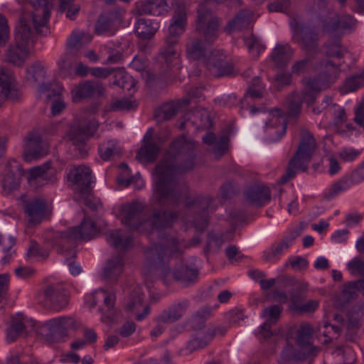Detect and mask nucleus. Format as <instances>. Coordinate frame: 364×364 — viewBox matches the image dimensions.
<instances>
[{
	"instance_id": "f257e3e1",
	"label": "nucleus",
	"mask_w": 364,
	"mask_h": 364,
	"mask_svg": "<svg viewBox=\"0 0 364 364\" xmlns=\"http://www.w3.org/2000/svg\"><path fill=\"white\" fill-rule=\"evenodd\" d=\"M196 156V144L184 135L174 139L155 168L159 180L154 185L153 200L161 204H176L181 198L177 176L192 170Z\"/></svg>"
},
{
	"instance_id": "f03ea898",
	"label": "nucleus",
	"mask_w": 364,
	"mask_h": 364,
	"mask_svg": "<svg viewBox=\"0 0 364 364\" xmlns=\"http://www.w3.org/2000/svg\"><path fill=\"white\" fill-rule=\"evenodd\" d=\"M179 254L178 240L171 236L162 238L158 244L153 245L145 251V257L150 270L160 269L164 282L168 284L171 276L173 279L185 284L193 282L198 275L195 267L181 265L171 272L166 264L171 257Z\"/></svg>"
},
{
	"instance_id": "7ed1b4c3",
	"label": "nucleus",
	"mask_w": 364,
	"mask_h": 364,
	"mask_svg": "<svg viewBox=\"0 0 364 364\" xmlns=\"http://www.w3.org/2000/svg\"><path fill=\"white\" fill-rule=\"evenodd\" d=\"M37 35L27 24L24 16L19 18L15 30L14 43L10 44L5 51L6 61L16 66L22 65L31 53Z\"/></svg>"
},
{
	"instance_id": "20e7f679",
	"label": "nucleus",
	"mask_w": 364,
	"mask_h": 364,
	"mask_svg": "<svg viewBox=\"0 0 364 364\" xmlns=\"http://www.w3.org/2000/svg\"><path fill=\"white\" fill-rule=\"evenodd\" d=\"M307 89L304 90L301 95L292 93L287 97L286 106L287 108V117L279 109L269 110V115L272 117L266 123L267 127H272L277 123L280 124L281 129L278 139H281L287 131L286 118H296L299 115L303 102L308 105H312L321 90H314L309 85V79L306 82Z\"/></svg>"
},
{
	"instance_id": "39448f33",
	"label": "nucleus",
	"mask_w": 364,
	"mask_h": 364,
	"mask_svg": "<svg viewBox=\"0 0 364 364\" xmlns=\"http://www.w3.org/2000/svg\"><path fill=\"white\" fill-rule=\"evenodd\" d=\"M316 149V143L312 134L306 129H301L297 150L289 161L286 172L281 178L282 183H285L293 178L296 169L306 171Z\"/></svg>"
},
{
	"instance_id": "423d86ee",
	"label": "nucleus",
	"mask_w": 364,
	"mask_h": 364,
	"mask_svg": "<svg viewBox=\"0 0 364 364\" xmlns=\"http://www.w3.org/2000/svg\"><path fill=\"white\" fill-rule=\"evenodd\" d=\"M97 232L95 223L89 218H84L78 226L69 228L67 230L58 233L60 241L59 245L65 248V257H75L77 252L75 249V243L80 240H90Z\"/></svg>"
},
{
	"instance_id": "0eeeda50",
	"label": "nucleus",
	"mask_w": 364,
	"mask_h": 364,
	"mask_svg": "<svg viewBox=\"0 0 364 364\" xmlns=\"http://www.w3.org/2000/svg\"><path fill=\"white\" fill-rule=\"evenodd\" d=\"M154 189L153 190L152 196L150 198L151 213L147 220H145V225L148 223L152 229L158 231L171 228L173 223L178 220L179 213L178 211L168 210L165 208L177 206L181 203L182 198L174 205L161 204L154 201ZM181 197H183L182 192Z\"/></svg>"
},
{
	"instance_id": "6e6552de",
	"label": "nucleus",
	"mask_w": 364,
	"mask_h": 364,
	"mask_svg": "<svg viewBox=\"0 0 364 364\" xmlns=\"http://www.w3.org/2000/svg\"><path fill=\"white\" fill-rule=\"evenodd\" d=\"M292 41L299 43L307 55L314 56L318 52V32L311 26H304L297 21L291 22Z\"/></svg>"
},
{
	"instance_id": "1a4fd4ad",
	"label": "nucleus",
	"mask_w": 364,
	"mask_h": 364,
	"mask_svg": "<svg viewBox=\"0 0 364 364\" xmlns=\"http://www.w3.org/2000/svg\"><path fill=\"white\" fill-rule=\"evenodd\" d=\"M213 203L212 198L204 196L186 198V207L194 213L193 223L196 230L203 231L208 225L209 213L216 208Z\"/></svg>"
},
{
	"instance_id": "9d476101",
	"label": "nucleus",
	"mask_w": 364,
	"mask_h": 364,
	"mask_svg": "<svg viewBox=\"0 0 364 364\" xmlns=\"http://www.w3.org/2000/svg\"><path fill=\"white\" fill-rule=\"evenodd\" d=\"M43 130L34 129L29 132L23 139L22 157L27 163L36 161L46 155Z\"/></svg>"
},
{
	"instance_id": "9b49d317",
	"label": "nucleus",
	"mask_w": 364,
	"mask_h": 364,
	"mask_svg": "<svg viewBox=\"0 0 364 364\" xmlns=\"http://www.w3.org/2000/svg\"><path fill=\"white\" fill-rule=\"evenodd\" d=\"M313 328L308 323H301L296 332V343L300 350H294L291 358L304 361L308 358L315 356L318 348L312 345Z\"/></svg>"
},
{
	"instance_id": "f8f14e48",
	"label": "nucleus",
	"mask_w": 364,
	"mask_h": 364,
	"mask_svg": "<svg viewBox=\"0 0 364 364\" xmlns=\"http://www.w3.org/2000/svg\"><path fill=\"white\" fill-rule=\"evenodd\" d=\"M341 63L329 59L320 62V72L317 77L309 79V85L314 90H324L336 82L341 74Z\"/></svg>"
},
{
	"instance_id": "ddd939ff",
	"label": "nucleus",
	"mask_w": 364,
	"mask_h": 364,
	"mask_svg": "<svg viewBox=\"0 0 364 364\" xmlns=\"http://www.w3.org/2000/svg\"><path fill=\"white\" fill-rule=\"evenodd\" d=\"M73 189L82 196L88 195L91 191L92 171L84 165L73 166L67 174Z\"/></svg>"
},
{
	"instance_id": "4468645a",
	"label": "nucleus",
	"mask_w": 364,
	"mask_h": 364,
	"mask_svg": "<svg viewBox=\"0 0 364 364\" xmlns=\"http://www.w3.org/2000/svg\"><path fill=\"white\" fill-rule=\"evenodd\" d=\"M69 304V296L63 284L47 285V313L58 314Z\"/></svg>"
},
{
	"instance_id": "2eb2a0df",
	"label": "nucleus",
	"mask_w": 364,
	"mask_h": 364,
	"mask_svg": "<svg viewBox=\"0 0 364 364\" xmlns=\"http://www.w3.org/2000/svg\"><path fill=\"white\" fill-rule=\"evenodd\" d=\"M357 23V20L350 14L334 15L323 24L322 31L331 35L339 33L344 35L353 32Z\"/></svg>"
},
{
	"instance_id": "dca6fc26",
	"label": "nucleus",
	"mask_w": 364,
	"mask_h": 364,
	"mask_svg": "<svg viewBox=\"0 0 364 364\" xmlns=\"http://www.w3.org/2000/svg\"><path fill=\"white\" fill-rule=\"evenodd\" d=\"M75 326L70 316H60L47 321V342L60 343L65 341L67 331Z\"/></svg>"
},
{
	"instance_id": "f3484780",
	"label": "nucleus",
	"mask_w": 364,
	"mask_h": 364,
	"mask_svg": "<svg viewBox=\"0 0 364 364\" xmlns=\"http://www.w3.org/2000/svg\"><path fill=\"white\" fill-rule=\"evenodd\" d=\"M143 206L139 202L125 205L121 210L122 223L131 230H144L145 220L141 218Z\"/></svg>"
},
{
	"instance_id": "a211bd4d",
	"label": "nucleus",
	"mask_w": 364,
	"mask_h": 364,
	"mask_svg": "<svg viewBox=\"0 0 364 364\" xmlns=\"http://www.w3.org/2000/svg\"><path fill=\"white\" fill-rule=\"evenodd\" d=\"M106 89L97 80H86L80 82L72 90L73 100L75 102H80L84 99H91L102 96Z\"/></svg>"
},
{
	"instance_id": "6ab92c4d",
	"label": "nucleus",
	"mask_w": 364,
	"mask_h": 364,
	"mask_svg": "<svg viewBox=\"0 0 364 364\" xmlns=\"http://www.w3.org/2000/svg\"><path fill=\"white\" fill-rule=\"evenodd\" d=\"M18 200L21 203L29 223L33 225L40 223L46 211L45 200L42 198H34L31 200L26 193L21 194Z\"/></svg>"
},
{
	"instance_id": "aec40b11",
	"label": "nucleus",
	"mask_w": 364,
	"mask_h": 364,
	"mask_svg": "<svg viewBox=\"0 0 364 364\" xmlns=\"http://www.w3.org/2000/svg\"><path fill=\"white\" fill-rule=\"evenodd\" d=\"M189 306L190 301L187 299L175 301L158 314L154 320L157 323H174L182 318Z\"/></svg>"
},
{
	"instance_id": "412c9836",
	"label": "nucleus",
	"mask_w": 364,
	"mask_h": 364,
	"mask_svg": "<svg viewBox=\"0 0 364 364\" xmlns=\"http://www.w3.org/2000/svg\"><path fill=\"white\" fill-rule=\"evenodd\" d=\"M144 298V294L142 288L139 286L135 287L131 291L124 305L127 311L136 314L137 321H142L150 312V306L143 305Z\"/></svg>"
},
{
	"instance_id": "4be33fe9",
	"label": "nucleus",
	"mask_w": 364,
	"mask_h": 364,
	"mask_svg": "<svg viewBox=\"0 0 364 364\" xmlns=\"http://www.w3.org/2000/svg\"><path fill=\"white\" fill-rule=\"evenodd\" d=\"M98 127L95 119H85L77 125L73 126L70 130V136L73 144L81 149L85 144L86 138L92 136Z\"/></svg>"
},
{
	"instance_id": "5701e85b",
	"label": "nucleus",
	"mask_w": 364,
	"mask_h": 364,
	"mask_svg": "<svg viewBox=\"0 0 364 364\" xmlns=\"http://www.w3.org/2000/svg\"><path fill=\"white\" fill-rule=\"evenodd\" d=\"M92 36L89 33L75 29L73 31L66 41V53L68 55L77 58L80 50L92 41Z\"/></svg>"
},
{
	"instance_id": "b1692460",
	"label": "nucleus",
	"mask_w": 364,
	"mask_h": 364,
	"mask_svg": "<svg viewBox=\"0 0 364 364\" xmlns=\"http://www.w3.org/2000/svg\"><path fill=\"white\" fill-rule=\"evenodd\" d=\"M144 141V145L139 150L136 157L146 163L154 162L158 157L161 146L154 139L152 129L146 132Z\"/></svg>"
},
{
	"instance_id": "393cba45",
	"label": "nucleus",
	"mask_w": 364,
	"mask_h": 364,
	"mask_svg": "<svg viewBox=\"0 0 364 364\" xmlns=\"http://www.w3.org/2000/svg\"><path fill=\"white\" fill-rule=\"evenodd\" d=\"M225 55L218 51L211 53L203 60L206 68L217 76L230 75L233 73V66L227 62Z\"/></svg>"
},
{
	"instance_id": "a878e982",
	"label": "nucleus",
	"mask_w": 364,
	"mask_h": 364,
	"mask_svg": "<svg viewBox=\"0 0 364 364\" xmlns=\"http://www.w3.org/2000/svg\"><path fill=\"white\" fill-rule=\"evenodd\" d=\"M30 4L35 10V12L31 15L24 13L21 15L20 18L24 16L26 23L29 26L28 21L31 18L35 28L34 33L41 34L46 26V1L44 0H31Z\"/></svg>"
},
{
	"instance_id": "bb28decb",
	"label": "nucleus",
	"mask_w": 364,
	"mask_h": 364,
	"mask_svg": "<svg viewBox=\"0 0 364 364\" xmlns=\"http://www.w3.org/2000/svg\"><path fill=\"white\" fill-rule=\"evenodd\" d=\"M247 201L255 206L262 207L271 200V191L265 185L254 184L245 191Z\"/></svg>"
},
{
	"instance_id": "cd10ccee",
	"label": "nucleus",
	"mask_w": 364,
	"mask_h": 364,
	"mask_svg": "<svg viewBox=\"0 0 364 364\" xmlns=\"http://www.w3.org/2000/svg\"><path fill=\"white\" fill-rule=\"evenodd\" d=\"M189 105V99L183 97L177 101H172L163 104L154 111V118L159 124L173 118L182 107Z\"/></svg>"
},
{
	"instance_id": "c85d7f7f",
	"label": "nucleus",
	"mask_w": 364,
	"mask_h": 364,
	"mask_svg": "<svg viewBox=\"0 0 364 364\" xmlns=\"http://www.w3.org/2000/svg\"><path fill=\"white\" fill-rule=\"evenodd\" d=\"M169 8L164 0H146L136 3L134 11L139 16H161L166 14Z\"/></svg>"
},
{
	"instance_id": "c756f323",
	"label": "nucleus",
	"mask_w": 364,
	"mask_h": 364,
	"mask_svg": "<svg viewBox=\"0 0 364 364\" xmlns=\"http://www.w3.org/2000/svg\"><path fill=\"white\" fill-rule=\"evenodd\" d=\"M102 293L104 296V306L100 310L102 314V321L104 323L114 322L118 317L119 311L114 307L115 294L104 289H100L96 294Z\"/></svg>"
},
{
	"instance_id": "7c9ffc66",
	"label": "nucleus",
	"mask_w": 364,
	"mask_h": 364,
	"mask_svg": "<svg viewBox=\"0 0 364 364\" xmlns=\"http://www.w3.org/2000/svg\"><path fill=\"white\" fill-rule=\"evenodd\" d=\"M26 77L37 89L38 97H41L46 92V70L43 65L40 63H33L28 69Z\"/></svg>"
},
{
	"instance_id": "2f4dec72",
	"label": "nucleus",
	"mask_w": 364,
	"mask_h": 364,
	"mask_svg": "<svg viewBox=\"0 0 364 364\" xmlns=\"http://www.w3.org/2000/svg\"><path fill=\"white\" fill-rule=\"evenodd\" d=\"M359 293V282L355 280L345 283L336 300L337 305L341 308H345L358 298Z\"/></svg>"
},
{
	"instance_id": "473e14b6",
	"label": "nucleus",
	"mask_w": 364,
	"mask_h": 364,
	"mask_svg": "<svg viewBox=\"0 0 364 364\" xmlns=\"http://www.w3.org/2000/svg\"><path fill=\"white\" fill-rule=\"evenodd\" d=\"M124 264V256L123 254H118L108 259L103 268V278L107 280L117 279L123 272Z\"/></svg>"
},
{
	"instance_id": "72a5a7b5",
	"label": "nucleus",
	"mask_w": 364,
	"mask_h": 364,
	"mask_svg": "<svg viewBox=\"0 0 364 364\" xmlns=\"http://www.w3.org/2000/svg\"><path fill=\"white\" fill-rule=\"evenodd\" d=\"M117 30L115 25L114 16L111 13L101 14L95 23V32L97 35H107L111 36Z\"/></svg>"
},
{
	"instance_id": "f704fd0d",
	"label": "nucleus",
	"mask_w": 364,
	"mask_h": 364,
	"mask_svg": "<svg viewBox=\"0 0 364 364\" xmlns=\"http://www.w3.org/2000/svg\"><path fill=\"white\" fill-rule=\"evenodd\" d=\"M105 236L108 243L117 250H127L133 245V238L124 234L121 230L109 231Z\"/></svg>"
},
{
	"instance_id": "c9c22d12",
	"label": "nucleus",
	"mask_w": 364,
	"mask_h": 364,
	"mask_svg": "<svg viewBox=\"0 0 364 364\" xmlns=\"http://www.w3.org/2000/svg\"><path fill=\"white\" fill-rule=\"evenodd\" d=\"M330 0H313L309 8V11L323 23H326L333 14V10L329 4Z\"/></svg>"
},
{
	"instance_id": "e433bc0d",
	"label": "nucleus",
	"mask_w": 364,
	"mask_h": 364,
	"mask_svg": "<svg viewBox=\"0 0 364 364\" xmlns=\"http://www.w3.org/2000/svg\"><path fill=\"white\" fill-rule=\"evenodd\" d=\"M209 53L206 44L198 38H193L186 44V54L189 59L205 60Z\"/></svg>"
},
{
	"instance_id": "4c0bfd02",
	"label": "nucleus",
	"mask_w": 364,
	"mask_h": 364,
	"mask_svg": "<svg viewBox=\"0 0 364 364\" xmlns=\"http://www.w3.org/2000/svg\"><path fill=\"white\" fill-rule=\"evenodd\" d=\"M213 331H198L187 342L186 350L190 353L204 348L213 341Z\"/></svg>"
},
{
	"instance_id": "58836bf2",
	"label": "nucleus",
	"mask_w": 364,
	"mask_h": 364,
	"mask_svg": "<svg viewBox=\"0 0 364 364\" xmlns=\"http://www.w3.org/2000/svg\"><path fill=\"white\" fill-rule=\"evenodd\" d=\"M294 50L288 44L275 46L271 53V59L278 68H283L287 65L293 56Z\"/></svg>"
},
{
	"instance_id": "ea45409f",
	"label": "nucleus",
	"mask_w": 364,
	"mask_h": 364,
	"mask_svg": "<svg viewBox=\"0 0 364 364\" xmlns=\"http://www.w3.org/2000/svg\"><path fill=\"white\" fill-rule=\"evenodd\" d=\"M253 14L247 9L240 10L233 19L230 21L226 26L228 32L242 30L248 27L252 21Z\"/></svg>"
},
{
	"instance_id": "a19ab883",
	"label": "nucleus",
	"mask_w": 364,
	"mask_h": 364,
	"mask_svg": "<svg viewBox=\"0 0 364 364\" xmlns=\"http://www.w3.org/2000/svg\"><path fill=\"white\" fill-rule=\"evenodd\" d=\"M98 152L104 161H111L120 157L122 154V148L115 140H109L99 146Z\"/></svg>"
},
{
	"instance_id": "79ce46f5",
	"label": "nucleus",
	"mask_w": 364,
	"mask_h": 364,
	"mask_svg": "<svg viewBox=\"0 0 364 364\" xmlns=\"http://www.w3.org/2000/svg\"><path fill=\"white\" fill-rule=\"evenodd\" d=\"M14 78L11 71L0 68V107L8 98L14 87Z\"/></svg>"
},
{
	"instance_id": "37998d69",
	"label": "nucleus",
	"mask_w": 364,
	"mask_h": 364,
	"mask_svg": "<svg viewBox=\"0 0 364 364\" xmlns=\"http://www.w3.org/2000/svg\"><path fill=\"white\" fill-rule=\"evenodd\" d=\"M11 327L16 332L23 334L34 328L35 321L21 313H17L11 317Z\"/></svg>"
},
{
	"instance_id": "c03bdc74",
	"label": "nucleus",
	"mask_w": 364,
	"mask_h": 364,
	"mask_svg": "<svg viewBox=\"0 0 364 364\" xmlns=\"http://www.w3.org/2000/svg\"><path fill=\"white\" fill-rule=\"evenodd\" d=\"M323 53L328 58H342L347 52V48L343 47L340 41L336 38H331L327 41L323 46Z\"/></svg>"
},
{
	"instance_id": "a18cd8bd",
	"label": "nucleus",
	"mask_w": 364,
	"mask_h": 364,
	"mask_svg": "<svg viewBox=\"0 0 364 364\" xmlns=\"http://www.w3.org/2000/svg\"><path fill=\"white\" fill-rule=\"evenodd\" d=\"M28 183L30 186L36 189L43 185L46 180V164L35 166L28 171Z\"/></svg>"
},
{
	"instance_id": "49530a36",
	"label": "nucleus",
	"mask_w": 364,
	"mask_h": 364,
	"mask_svg": "<svg viewBox=\"0 0 364 364\" xmlns=\"http://www.w3.org/2000/svg\"><path fill=\"white\" fill-rule=\"evenodd\" d=\"M157 28L150 21L140 18L136 23L135 33L140 38L149 39L155 34Z\"/></svg>"
},
{
	"instance_id": "de8ad7c7",
	"label": "nucleus",
	"mask_w": 364,
	"mask_h": 364,
	"mask_svg": "<svg viewBox=\"0 0 364 364\" xmlns=\"http://www.w3.org/2000/svg\"><path fill=\"white\" fill-rule=\"evenodd\" d=\"M113 85L123 90H130L135 85L134 79L124 69L117 70L114 75Z\"/></svg>"
},
{
	"instance_id": "09e8293b",
	"label": "nucleus",
	"mask_w": 364,
	"mask_h": 364,
	"mask_svg": "<svg viewBox=\"0 0 364 364\" xmlns=\"http://www.w3.org/2000/svg\"><path fill=\"white\" fill-rule=\"evenodd\" d=\"M16 238L9 236L8 238L4 237L0 233V247L1 250L5 253V255L1 258V264L5 265L9 263L12 256L15 253L14 251H11L12 247L16 245Z\"/></svg>"
},
{
	"instance_id": "8fccbe9b",
	"label": "nucleus",
	"mask_w": 364,
	"mask_h": 364,
	"mask_svg": "<svg viewBox=\"0 0 364 364\" xmlns=\"http://www.w3.org/2000/svg\"><path fill=\"white\" fill-rule=\"evenodd\" d=\"M21 181L18 177L6 174L2 181V194L6 197L10 196L14 192L19 189Z\"/></svg>"
},
{
	"instance_id": "3c124183",
	"label": "nucleus",
	"mask_w": 364,
	"mask_h": 364,
	"mask_svg": "<svg viewBox=\"0 0 364 364\" xmlns=\"http://www.w3.org/2000/svg\"><path fill=\"white\" fill-rule=\"evenodd\" d=\"M291 245L282 239L277 244L273 245L271 248L263 252L262 259L264 261H270L272 259L281 255L285 250L290 247Z\"/></svg>"
},
{
	"instance_id": "603ef678",
	"label": "nucleus",
	"mask_w": 364,
	"mask_h": 364,
	"mask_svg": "<svg viewBox=\"0 0 364 364\" xmlns=\"http://www.w3.org/2000/svg\"><path fill=\"white\" fill-rule=\"evenodd\" d=\"M224 240L222 235L209 232L208 234L207 244L204 248L205 254L207 255L210 252H218Z\"/></svg>"
},
{
	"instance_id": "864d4df0",
	"label": "nucleus",
	"mask_w": 364,
	"mask_h": 364,
	"mask_svg": "<svg viewBox=\"0 0 364 364\" xmlns=\"http://www.w3.org/2000/svg\"><path fill=\"white\" fill-rule=\"evenodd\" d=\"M219 27V21L218 18H212L208 21V24L203 28H199L197 30L203 33L205 41L210 44L216 38L217 30Z\"/></svg>"
},
{
	"instance_id": "5fc2aeb1",
	"label": "nucleus",
	"mask_w": 364,
	"mask_h": 364,
	"mask_svg": "<svg viewBox=\"0 0 364 364\" xmlns=\"http://www.w3.org/2000/svg\"><path fill=\"white\" fill-rule=\"evenodd\" d=\"M306 290L307 284H300L289 291L290 301L295 309H296L298 306L306 298Z\"/></svg>"
},
{
	"instance_id": "6e6d98bb",
	"label": "nucleus",
	"mask_w": 364,
	"mask_h": 364,
	"mask_svg": "<svg viewBox=\"0 0 364 364\" xmlns=\"http://www.w3.org/2000/svg\"><path fill=\"white\" fill-rule=\"evenodd\" d=\"M193 122L198 130L208 129L213 125L210 114L206 110L195 112Z\"/></svg>"
},
{
	"instance_id": "4d7b16f0",
	"label": "nucleus",
	"mask_w": 364,
	"mask_h": 364,
	"mask_svg": "<svg viewBox=\"0 0 364 364\" xmlns=\"http://www.w3.org/2000/svg\"><path fill=\"white\" fill-rule=\"evenodd\" d=\"M264 87L259 77L252 78L249 87L247 90L246 95L253 99H259L263 97Z\"/></svg>"
},
{
	"instance_id": "13d9d810",
	"label": "nucleus",
	"mask_w": 364,
	"mask_h": 364,
	"mask_svg": "<svg viewBox=\"0 0 364 364\" xmlns=\"http://www.w3.org/2000/svg\"><path fill=\"white\" fill-rule=\"evenodd\" d=\"M243 41L253 57L257 58L259 53L265 48V46L260 43L253 35L244 37Z\"/></svg>"
},
{
	"instance_id": "bf43d9fd",
	"label": "nucleus",
	"mask_w": 364,
	"mask_h": 364,
	"mask_svg": "<svg viewBox=\"0 0 364 364\" xmlns=\"http://www.w3.org/2000/svg\"><path fill=\"white\" fill-rule=\"evenodd\" d=\"M364 86V70L346 79L344 88L347 92H355Z\"/></svg>"
},
{
	"instance_id": "052dcab7",
	"label": "nucleus",
	"mask_w": 364,
	"mask_h": 364,
	"mask_svg": "<svg viewBox=\"0 0 364 364\" xmlns=\"http://www.w3.org/2000/svg\"><path fill=\"white\" fill-rule=\"evenodd\" d=\"M314 56L307 55L305 58L296 60L291 68V73L294 75L306 73L309 68Z\"/></svg>"
},
{
	"instance_id": "680f3d73",
	"label": "nucleus",
	"mask_w": 364,
	"mask_h": 364,
	"mask_svg": "<svg viewBox=\"0 0 364 364\" xmlns=\"http://www.w3.org/2000/svg\"><path fill=\"white\" fill-rule=\"evenodd\" d=\"M282 311V307L281 306L278 304L272 305L263 310L262 316L267 318V321L274 324L279 319Z\"/></svg>"
},
{
	"instance_id": "e2e57ef3",
	"label": "nucleus",
	"mask_w": 364,
	"mask_h": 364,
	"mask_svg": "<svg viewBox=\"0 0 364 364\" xmlns=\"http://www.w3.org/2000/svg\"><path fill=\"white\" fill-rule=\"evenodd\" d=\"M352 186L347 176H345L332 185L328 193L329 197L333 198L340 193L348 190Z\"/></svg>"
},
{
	"instance_id": "0e129e2a",
	"label": "nucleus",
	"mask_w": 364,
	"mask_h": 364,
	"mask_svg": "<svg viewBox=\"0 0 364 364\" xmlns=\"http://www.w3.org/2000/svg\"><path fill=\"white\" fill-rule=\"evenodd\" d=\"M134 102H133L129 97H123L121 99L116 100L114 102L112 103V110L113 111H122V110H129L136 107L134 105Z\"/></svg>"
},
{
	"instance_id": "69168bd1",
	"label": "nucleus",
	"mask_w": 364,
	"mask_h": 364,
	"mask_svg": "<svg viewBox=\"0 0 364 364\" xmlns=\"http://www.w3.org/2000/svg\"><path fill=\"white\" fill-rule=\"evenodd\" d=\"M27 259L32 257L35 258H44V250L41 247L36 241L31 240L28 250L26 253Z\"/></svg>"
},
{
	"instance_id": "338daca9",
	"label": "nucleus",
	"mask_w": 364,
	"mask_h": 364,
	"mask_svg": "<svg viewBox=\"0 0 364 364\" xmlns=\"http://www.w3.org/2000/svg\"><path fill=\"white\" fill-rule=\"evenodd\" d=\"M360 154V151L353 148H344L338 153V156L346 162L353 161Z\"/></svg>"
},
{
	"instance_id": "774afa93",
	"label": "nucleus",
	"mask_w": 364,
	"mask_h": 364,
	"mask_svg": "<svg viewBox=\"0 0 364 364\" xmlns=\"http://www.w3.org/2000/svg\"><path fill=\"white\" fill-rule=\"evenodd\" d=\"M333 112L335 115L334 124L337 131H340V126H341L343 122H346L347 119L346 110L343 107L339 106H333Z\"/></svg>"
}]
</instances>
